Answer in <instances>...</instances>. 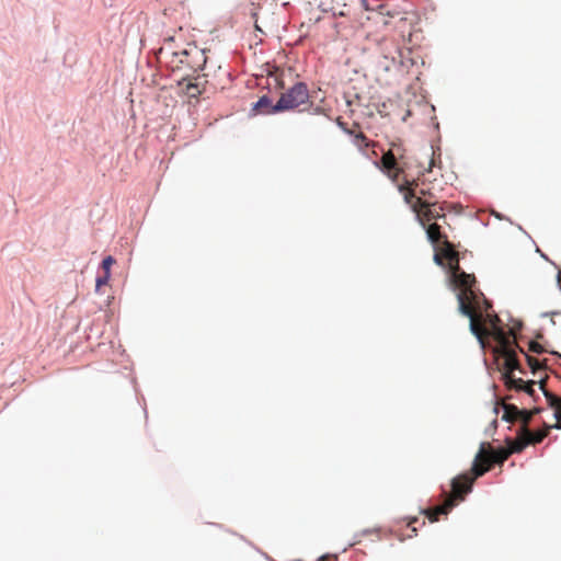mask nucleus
I'll return each instance as SVG.
<instances>
[{"label": "nucleus", "mask_w": 561, "mask_h": 561, "mask_svg": "<svg viewBox=\"0 0 561 561\" xmlns=\"http://www.w3.org/2000/svg\"><path fill=\"white\" fill-rule=\"evenodd\" d=\"M511 456L507 448L492 449L482 443L478 454L474 457L471 473H462L451 481V493L447 495L444 503L433 508L422 511V513L432 522L439 519V515H447L451 508L462 501L465 496L471 492L472 485L477 478L488 472L493 463L502 465Z\"/></svg>", "instance_id": "obj_1"}, {"label": "nucleus", "mask_w": 561, "mask_h": 561, "mask_svg": "<svg viewBox=\"0 0 561 561\" xmlns=\"http://www.w3.org/2000/svg\"><path fill=\"white\" fill-rule=\"evenodd\" d=\"M445 260L448 261L450 280L456 289H458L459 311L469 318L470 331L480 337L485 330L480 323L481 312L479 307V294L474 290L476 277L473 274H467L461 271L459 265V254L449 241H445V248H442Z\"/></svg>", "instance_id": "obj_2"}, {"label": "nucleus", "mask_w": 561, "mask_h": 561, "mask_svg": "<svg viewBox=\"0 0 561 561\" xmlns=\"http://www.w3.org/2000/svg\"><path fill=\"white\" fill-rule=\"evenodd\" d=\"M170 38L157 54L158 61L168 67L171 71H181L183 76L191 73L194 76L197 71L203 70L207 62L205 50L197 46H188L185 49L175 51L171 49Z\"/></svg>", "instance_id": "obj_3"}, {"label": "nucleus", "mask_w": 561, "mask_h": 561, "mask_svg": "<svg viewBox=\"0 0 561 561\" xmlns=\"http://www.w3.org/2000/svg\"><path fill=\"white\" fill-rule=\"evenodd\" d=\"M480 323L482 328L485 330L484 334L480 337L477 336L479 342L481 344L484 343V339H486L489 335H492V337L497 343V346L495 348V352L501 355L504 360H506V366L510 368H519V362L516 356V352L514 350V346H517L522 353H524L523 348H520L515 342H512L510 339V335H514L513 329L510 331V333L505 332L503 328L500 325H493V329H486V327L483 323V316L481 314Z\"/></svg>", "instance_id": "obj_4"}, {"label": "nucleus", "mask_w": 561, "mask_h": 561, "mask_svg": "<svg viewBox=\"0 0 561 561\" xmlns=\"http://www.w3.org/2000/svg\"><path fill=\"white\" fill-rule=\"evenodd\" d=\"M312 105L309 89L306 83L297 82L280 94L278 101L272 107V112L306 111Z\"/></svg>", "instance_id": "obj_5"}, {"label": "nucleus", "mask_w": 561, "mask_h": 561, "mask_svg": "<svg viewBox=\"0 0 561 561\" xmlns=\"http://www.w3.org/2000/svg\"><path fill=\"white\" fill-rule=\"evenodd\" d=\"M377 167L387 174L390 180L397 182L400 175L409 167L407 161V149L402 142L392 141L390 144V148L383 152Z\"/></svg>", "instance_id": "obj_6"}, {"label": "nucleus", "mask_w": 561, "mask_h": 561, "mask_svg": "<svg viewBox=\"0 0 561 561\" xmlns=\"http://www.w3.org/2000/svg\"><path fill=\"white\" fill-rule=\"evenodd\" d=\"M413 213H415L419 222L423 227H426L427 224L433 220L446 217L444 214V207L438 206L436 201L431 199H415Z\"/></svg>", "instance_id": "obj_7"}, {"label": "nucleus", "mask_w": 561, "mask_h": 561, "mask_svg": "<svg viewBox=\"0 0 561 561\" xmlns=\"http://www.w3.org/2000/svg\"><path fill=\"white\" fill-rule=\"evenodd\" d=\"M178 85L181 88L183 94L190 100H197L199 95H202V93L205 91V81H203L199 76H192L191 73L182 76L181 80L178 82Z\"/></svg>", "instance_id": "obj_8"}, {"label": "nucleus", "mask_w": 561, "mask_h": 561, "mask_svg": "<svg viewBox=\"0 0 561 561\" xmlns=\"http://www.w3.org/2000/svg\"><path fill=\"white\" fill-rule=\"evenodd\" d=\"M417 180H405V182L399 186V191L403 193L404 202L410 205L412 210L415 205V199H423L421 196H416L415 187H417Z\"/></svg>", "instance_id": "obj_9"}, {"label": "nucleus", "mask_w": 561, "mask_h": 561, "mask_svg": "<svg viewBox=\"0 0 561 561\" xmlns=\"http://www.w3.org/2000/svg\"><path fill=\"white\" fill-rule=\"evenodd\" d=\"M425 228L428 240L435 247L442 245V248H445V241H448V239L447 236L442 232V227L436 222H432L428 224Z\"/></svg>", "instance_id": "obj_10"}, {"label": "nucleus", "mask_w": 561, "mask_h": 561, "mask_svg": "<svg viewBox=\"0 0 561 561\" xmlns=\"http://www.w3.org/2000/svg\"><path fill=\"white\" fill-rule=\"evenodd\" d=\"M515 370L523 371L522 367L519 368H510L506 366V360H504V373L503 377L505 380V385L508 389H516V390H523V387L525 386V382L522 378L514 377L513 373Z\"/></svg>", "instance_id": "obj_11"}, {"label": "nucleus", "mask_w": 561, "mask_h": 561, "mask_svg": "<svg viewBox=\"0 0 561 561\" xmlns=\"http://www.w3.org/2000/svg\"><path fill=\"white\" fill-rule=\"evenodd\" d=\"M507 450L512 454L520 453L524 450L526 446H528L527 438L524 434H520V432L517 433V437L515 439L507 438Z\"/></svg>", "instance_id": "obj_12"}, {"label": "nucleus", "mask_w": 561, "mask_h": 561, "mask_svg": "<svg viewBox=\"0 0 561 561\" xmlns=\"http://www.w3.org/2000/svg\"><path fill=\"white\" fill-rule=\"evenodd\" d=\"M380 50L386 59L396 60L399 47L393 41L382 39L379 44Z\"/></svg>", "instance_id": "obj_13"}, {"label": "nucleus", "mask_w": 561, "mask_h": 561, "mask_svg": "<svg viewBox=\"0 0 561 561\" xmlns=\"http://www.w3.org/2000/svg\"><path fill=\"white\" fill-rule=\"evenodd\" d=\"M551 426H546L541 431L533 433L529 428H524V435L527 438L528 445H535L541 443L549 434Z\"/></svg>", "instance_id": "obj_14"}, {"label": "nucleus", "mask_w": 561, "mask_h": 561, "mask_svg": "<svg viewBox=\"0 0 561 561\" xmlns=\"http://www.w3.org/2000/svg\"><path fill=\"white\" fill-rule=\"evenodd\" d=\"M503 409H504V413H503L502 419L504 421H506V422H510V423H513V422L517 421L518 416L522 413V410H519L514 404H506V403H504L503 404Z\"/></svg>", "instance_id": "obj_15"}, {"label": "nucleus", "mask_w": 561, "mask_h": 561, "mask_svg": "<svg viewBox=\"0 0 561 561\" xmlns=\"http://www.w3.org/2000/svg\"><path fill=\"white\" fill-rule=\"evenodd\" d=\"M545 397L548 402V405L552 409H554V417L557 419L559 415H561V398L557 397L553 393H550L545 390Z\"/></svg>", "instance_id": "obj_16"}, {"label": "nucleus", "mask_w": 561, "mask_h": 561, "mask_svg": "<svg viewBox=\"0 0 561 561\" xmlns=\"http://www.w3.org/2000/svg\"><path fill=\"white\" fill-rule=\"evenodd\" d=\"M539 409H534L531 411H527V410H522V413L520 415L518 416L517 420H519L522 422V427L518 432H520V434L524 433V428H528V425L533 419V416L537 413H539Z\"/></svg>", "instance_id": "obj_17"}, {"label": "nucleus", "mask_w": 561, "mask_h": 561, "mask_svg": "<svg viewBox=\"0 0 561 561\" xmlns=\"http://www.w3.org/2000/svg\"><path fill=\"white\" fill-rule=\"evenodd\" d=\"M354 144L355 146H357L359 149H365L367 147H369L370 142L368 140V138L365 136L364 133L362 131H358L356 135H355V138H354Z\"/></svg>", "instance_id": "obj_18"}, {"label": "nucleus", "mask_w": 561, "mask_h": 561, "mask_svg": "<svg viewBox=\"0 0 561 561\" xmlns=\"http://www.w3.org/2000/svg\"><path fill=\"white\" fill-rule=\"evenodd\" d=\"M526 359H527L528 366L530 367V369L534 373L543 368L542 362H540L538 358L526 354Z\"/></svg>", "instance_id": "obj_19"}, {"label": "nucleus", "mask_w": 561, "mask_h": 561, "mask_svg": "<svg viewBox=\"0 0 561 561\" xmlns=\"http://www.w3.org/2000/svg\"><path fill=\"white\" fill-rule=\"evenodd\" d=\"M115 263V260L108 255L102 261V270L106 274H111V267Z\"/></svg>", "instance_id": "obj_20"}, {"label": "nucleus", "mask_w": 561, "mask_h": 561, "mask_svg": "<svg viewBox=\"0 0 561 561\" xmlns=\"http://www.w3.org/2000/svg\"><path fill=\"white\" fill-rule=\"evenodd\" d=\"M528 350L530 352L537 353V354H541V353L546 352L545 347L541 344H539L538 342H536V341H531L529 343Z\"/></svg>", "instance_id": "obj_21"}, {"label": "nucleus", "mask_w": 561, "mask_h": 561, "mask_svg": "<svg viewBox=\"0 0 561 561\" xmlns=\"http://www.w3.org/2000/svg\"><path fill=\"white\" fill-rule=\"evenodd\" d=\"M484 321L490 324L491 329H493V325H500L501 320L497 314L488 313Z\"/></svg>", "instance_id": "obj_22"}, {"label": "nucleus", "mask_w": 561, "mask_h": 561, "mask_svg": "<svg viewBox=\"0 0 561 561\" xmlns=\"http://www.w3.org/2000/svg\"><path fill=\"white\" fill-rule=\"evenodd\" d=\"M111 274L104 273L103 276H100L96 278V288L99 289L103 285H106L108 283Z\"/></svg>", "instance_id": "obj_23"}, {"label": "nucleus", "mask_w": 561, "mask_h": 561, "mask_svg": "<svg viewBox=\"0 0 561 561\" xmlns=\"http://www.w3.org/2000/svg\"><path fill=\"white\" fill-rule=\"evenodd\" d=\"M444 259H445V257H444V254H443V252H442V245H440V247L436 250V253H435V255H434V261H435V263H436V264H438V265H444V262H443V260H444Z\"/></svg>", "instance_id": "obj_24"}, {"label": "nucleus", "mask_w": 561, "mask_h": 561, "mask_svg": "<svg viewBox=\"0 0 561 561\" xmlns=\"http://www.w3.org/2000/svg\"><path fill=\"white\" fill-rule=\"evenodd\" d=\"M420 195L423 199L435 201V196L428 190L421 188Z\"/></svg>", "instance_id": "obj_25"}, {"label": "nucleus", "mask_w": 561, "mask_h": 561, "mask_svg": "<svg viewBox=\"0 0 561 561\" xmlns=\"http://www.w3.org/2000/svg\"><path fill=\"white\" fill-rule=\"evenodd\" d=\"M534 385H535L534 381L525 382V386L523 387V391H525L526 393L533 396L534 392H535Z\"/></svg>", "instance_id": "obj_26"}, {"label": "nucleus", "mask_w": 561, "mask_h": 561, "mask_svg": "<svg viewBox=\"0 0 561 561\" xmlns=\"http://www.w3.org/2000/svg\"><path fill=\"white\" fill-rule=\"evenodd\" d=\"M251 16L254 19V26L257 31H261L259 24H257V12H256V8L254 7V3L251 4Z\"/></svg>", "instance_id": "obj_27"}, {"label": "nucleus", "mask_w": 561, "mask_h": 561, "mask_svg": "<svg viewBox=\"0 0 561 561\" xmlns=\"http://www.w3.org/2000/svg\"><path fill=\"white\" fill-rule=\"evenodd\" d=\"M357 129H359V125L358 124H354L352 128L345 129V133L347 135H351V136H353L355 138V135L359 131Z\"/></svg>", "instance_id": "obj_28"}, {"label": "nucleus", "mask_w": 561, "mask_h": 561, "mask_svg": "<svg viewBox=\"0 0 561 561\" xmlns=\"http://www.w3.org/2000/svg\"><path fill=\"white\" fill-rule=\"evenodd\" d=\"M268 104H270V100L266 96H263L257 101L256 105L260 107H263V106H267Z\"/></svg>", "instance_id": "obj_29"}, {"label": "nucleus", "mask_w": 561, "mask_h": 561, "mask_svg": "<svg viewBox=\"0 0 561 561\" xmlns=\"http://www.w3.org/2000/svg\"><path fill=\"white\" fill-rule=\"evenodd\" d=\"M336 124L339 125V127L345 133V129H347V124L344 123L340 117L336 119Z\"/></svg>", "instance_id": "obj_30"}, {"label": "nucleus", "mask_w": 561, "mask_h": 561, "mask_svg": "<svg viewBox=\"0 0 561 561\" xmlns=\"http://www.w3.org/2000/svg\"><path fill=\"white\" fill-rule=\"evenodd\" d=\"M417 522V517H413L410 519L408 526L412 528V531L414 533V535H416V528L413 527V524H415Z\"/></svg>", "instance_id": "obj_31"}, {"label": "nucleus", "mask_w": 561, "mask_h": 561, "mask_svg": "<svg viewBox=\"0 0 561 561\" xmlns=\"http://www.w3.org/2000/svg\"><path fill=\"white\" fill-rule=\"evenodd\" d=\"M360 2V7L364 11H369L370 8H369V4H368V1L367 0H359Z\"/></svg>", "instance_id": "obj_32"}, {"label": "nucleus", "mask_w": 561, "mask_h": 561, "mask_svg": "<svg viewBox=\"0 0 561 561\" xmlns=\"http://www.w3.org/2000/svg\"><path fill=\"white\" fill-rule=\"evenodd\" d=\"M434 165H435V160H434V158H432L430 161L428 168L425 170V172H431Z\"/></svg>", "instance_id": "obj_33"}, {"label": "nucleus", "mask_w": 561, "mask_h": 561, "mask_svg": "<svg viewBox=\"0 0 561 561\" xmlns=\"http://www.w3.org/2000/svg\"><path fill=\"white\" fill-rule=\"evenodd\" d=\"M334 15H336V13H334ZM337 15H340V16H347L348 15V11H340L337 13Z\"/></svg>", "instance_id": "obj_34"}, {"label": "nucleus", "mask_w": 561, "mask_h": 561, "mask_svg": "<svg viewBox=\"0 0 561 561\" xmlns=\"http://www.w3.org/2000/svg\"><path fill=\"white\" fill-rule=\"evenodd\" d=\"M558 282L561 284V271L558 273Z\"/></svg>", "instance_id": "obj_35"}, {"label": "nucleus", "mask_w": 561, "mask_h": 561, "mask_svg": "<svg viewBox=\"0 0 561 561\" xmlns=\"http://www.w3.org/2000/svg\"><path fill=\"white\" fill-rule=\"evenodd\" d=\"M320 112H321V108H320L319 106H317V107L314 108V113H320Z\"/></svg>", "instance_id": "obj_36"}]
</instances>
